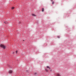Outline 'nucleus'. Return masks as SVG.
Instances as JSON below:
<instances>
[{"label":"nucleus","instance_id":"nucleus-1","mask_svg":"<svg viewBox=\"0 0 76 76\" xmlns=\"http://www.w3.org/2000/svg\"><path fill=\"white\" fill-rule=\"evenodd\" d=\"M0 47L1 48H3V49H5L6 48V46H4V45L1 44L0 45Z\"/></svg>","mask_w":76,"mask_h":76},{"label":"nucleus","instance_id":"nucleus-4","mask_svg":"<svg viewBox=\"0 0 76 76\" xmlns=\"http://www.w3.org/2000/svg\"><path fill=\"white\" fill-rule=\"evenodd\" d=\"M47 68H48V69H49V70H50V67H49V66H47Z\"/></svg>","mask_w":76,"mask_h":76},{"label":"nucleus","instance_id":"nucleus-7","mask_svg":"<svg viewBox=\"0 0 76 76\" xmlns=\"http://www.w3.org/2000/svg\"><path fill=\"white\" fill-rule=\"evenodd\" d=\"M42 12H44V8H42Z\"/></svg>","mask_w":76,"mask_h":76},{"label":"nucleus","instance_id":"nucleus-11","mask_svg":"<svg viewBox=\"0 0 76 76\" xmlns=\"http://www.w3.org/2000/svg\"><path fill=\"white\" fill-rule=\"evenodd\" d=\"M17 53H18V50H16V54H17Z\"/></svg>","mask_w":76,"mask_h":76},{"label":"nucleus","instance_id":"nucleus-17","mask_svg":"<svg viewBox=\"0 0 76 76\" xmlns=\"http://www.w3.org/2000/svg\"><path fill=\"white\" fill-rule=\"evenodd\" d=\"M4 23H5V22H4Z\"/></svg>","mask_w":76,"mask_h":76},{"label":"nucleus","instance_id":"nucleus-8","mask_svg":"<svg viewBox=\"0 0 76 76\" xmlns=\"http://www.w3.org/2000/svg\"><path fill=\"white\" fill-rule=\"evenodd\" d=\"M54 1H53L52 2V4H54Z\"/></svg>","mask_w":76,"mask_h":76},{"label":"nucleus","instance_id":"nucleus-13","mask_svg":"<svg viewBox=\"0 0 76 76\" xmlns=\"http://www.w3.org/2000/svg\"><path fill=\"white\" fill-rule=\"evenodd\" d=\"M53 0H50L51 1H53Z\"/></svg>","mask_w":76,"mask_h":76},{"label":"nucleus","instance_id":"nucleus-16","mask_svg":"<svg viewBox=\"0 0 76 76\" xmlns=\"http://www.w3.org/2000/svg\"><path fill=\"white\" fill-rule=\"evenodd\" d=\"M23 41H24V40H23Z\"/></svg>","mask_w":76,"mask_h":76},{"label":"nucleus","instance_id":"nucleus-5","mask_svg":"<svg viewBox=\"0 0 76 76\" xmlns=\"http://www.w3.org/2000/svg\"><path fill=\"white\" fill-rule=\"evenodd\" d=\"M57 76H61V75L59 74H57Z\"/></svg>","mask_w":76,"mask_h":76},{"label":"nucleus","instance_id":"nucleus-15","mask_svg":"<svg viewBox=\"0 0 76 76\" xmlns=\"http://www.w3.org/2000/svg\"><path fill=\"white\" fill-rule=\"evenodd\" d=\"M51 71H52V70H50V72H51Z\"/></svg>","mask_w":76,"mask_h":76},{"label":"nucleus","instance_id":"nucleus-10","mask_svg":"<svg viewBox=\"0 0 76 76\" xmlns=\"http://www.w3.org/2000/svg\"><path fill=\"white\" fill-rule=\"evenodd\" d=\"M57 38H60V36H58Z\"/></svg>","mask_w":76,"mask_h":76},{"label":"nucleus","instance_id":"nucleus-3","mask_svg":"<svg viewBox=\"0 0 76 76\" xmlns=\"http://www.w3.org/2000/svg\"><path fill=\"white\" fill-rule=\"evenodd\" d=\"M32 16H34V17L36 16V15H35L34 14H32Z\"/></svg>","mask_w":76,"mask_h":76},{"label":"nucleus","instance_id":"nucleus-6","mask_svg":"<svg viewBox=\"0 0 76 76\" xmlns=\"http://www.w3.org/2000/svg\"><path fill=\"white\" fill-rule=\"evenodd\" d=\"M45 70L46 72H48V69H45Z\"/></svg>","mask_w":76,"mask_h":76},{"label":"nucleus","instance_id":"nucleus-14","mask_svg":"<svg viewBox=\"0 0 76 76\" xmlns=\"http://www.w3.org/2000/svg\"><path fill=\"white\" fill-rule=\"evenodd\" d=\"M26 72H28V70H26Z\"/></svg>","mask_w":76,"mask_h":76},{"label":"nucleus","instance_id":"nucleus-12","mask_svg":"<svg viewBox=\"0 0 76 76\" xmlns=\"http://www.w3.org/2000/svg\"><path fill=\"white\" fill-rule=\"evenodd\" d=\"M14 9V7H12V9Z\"/></svg>","mask_w":76,"mask_h":76},{"label":"nucleus","instance_id":"nucleus-9","mask_svg":"<svg viewBox=\"0 0 76 76\" xmlns=\"http://www.w3.org/2000/svg\"><path fill=\"white\" fill-rule=\"evenodd\" d=\"M37 75V73L36 72H35L34 74V75Z\"/></svg>","mask_w":76,"mask_h":76},{"label":"nucleus","instance_id":"nucleus-2","mask_svg":"<svg viewBox=\"0 0 76 76\" xmlns=\"http://www.w3.org/2000/svg\"><path fill=\"white\" fill-rule=\"evenodd\" d=\"M12 72H13V71L11 70H10L9 71V73H10V74L12 73Z\"/></svg>","mask_w":76,"mask_h":76}]
</instances>
